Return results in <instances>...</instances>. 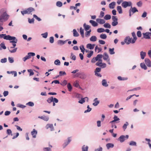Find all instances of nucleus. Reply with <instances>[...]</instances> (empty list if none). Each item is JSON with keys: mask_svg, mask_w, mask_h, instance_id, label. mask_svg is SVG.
I'll list each match as a JSON object with an SVG mask.
<instances>
[{"mask_svg": "<svg viewBox=\"0 0 151 151\" xmlns=\"http://www.w3.org/2000/svg\"><path fill=\"white\" fill-rule=\"evenodd\" d=\"M0 12L2 14L0 17V21L3 22L6 21L8 19L9 16L6 13V11L4 9H1L0 11Z\"/></svg>", "mask_w": 151, "mask_h": 151, "instance_id": "nucleus-1", "label": "nucleus"}, {"mask_svg": "<svg viewBox=\"0 0 151 151\" xmlns=\"http://www.w3.org/2000/svg\"><path fill=\"white\" fill-rule=\"evenodd\" d=\"M47 101L48 103L50 104L53 102V106H54L55 104V103H57L58 102V100L56 98H54L53 97H51L47 99Z\"/></svg>", "mask_w": 151, "mask_h": 151, "instance_id": "nucleus-2", "label": "nucleus"}, {"mask_svg": "<svg viewBox=\"0 0 151 151\" xmlns=\"http://www.w3.org/2000/svg\"><path fill=\"white\" fill-rule=\"evenodd\" d=\"M103 55L101 54H98L96 57L93 58L91 60V62L92 63H95L97 61L102 60Z\"/></svg>", "mask_w": 151, "mask_h": 151, "instance_id": "nucleus-3", "label": "nucleus"}, {"mask_svg": "<svg viewBox=\"0 0 151 151\" xmlns=\"http://www.w3.org/2000/svg\"><path fill=\"white\" fill-rule=\"evenodd\" d=\"M79 77L83 79H85L86 77V75L84 73H77L74 77Z\"/></svg>", "mask_w": 151, "mask_h": 151, "instance_id": "nucleus-4", "label": "nucleus"}, {"mask_svg": "<svg viewBox=\"0 0 151 151\" xmlns=\"http://www.w3.org/2000/svg\"><path fill=\"white\" fill-rule=\"evenodd\" d=\"M132 38H130L129 37H127L124 39V41L125 43L128 45L131 43L133 44L135 42H132Z\"/></svg>", "mask_w": 151, "mask_h": 151, "instance_id": "nucleus-5", "label": "nucleus"}, {"mask_svg": "<svg viewBox=\"0 0 151 151\" xmlns=\"http://www.w3.org/2000/svg\"><path fill=\"white\" fill-rule=\"evenodd\" d=\"M102 60L98 61V62L96 64V65L98 66L101 67L102 68H105L106 67V64L105 63H102Z\"/></svg>", "mask_w": 151, "mask_h": 151, "instance_id": "nucleus-6", "label": "nucleus"}, {"mask_svg": "<svg viewBox=\"0 0 151 151\" xmlns=\"http://www.w3.org/2000/svg\"><path fill=\"white\" fill-rule=\"evenodd\" d=\"M102 60L98 61V62L96 64V65L98 66L101 67L102 68H105L106 67V64L105 63H102Z\"/></svg>", "mask_w": 151, "mask_h": 151, "instance_id": "nucleus-7", "label": "nucleus"}, {"mask_svg": "<svg viewBox=\"0 0 151 151\" xmlns=\"http://www.w3.org/2000/svg\"><path fill=\"white\" fill-rule=\"evenodd\" d=\"M132 5V3L131 2H127L124 1L123 2L122 4V6L124 8H126L128 6H130Z\"/></svg>", "mask_w": 151, "mask_h": 151, "instance_id": "nucleus-8", "label": "nucleus"}, {"mask_svg": "<svg viewBox=\"0 0 151 151\" xmlns=\"http://www.w3.org/2000/svg\"><path fill=\"white\" fill-rule=\"evenodd\" d=\"M128 137L129 136L128 135H126V136L122 135L119 137V139L120 142H124L125 139H128Z\"/></svg>", "mask_w": 151, "mask_h": 151, "instance_id": "nucleus-9", "label": "nucleus"}, {"mask_svg": "<svg viewBox=\"0 0 151 151\" xmlns=\"http://www.w3.org/2000/svg\"><path fill=\"white\" fill-rule=\"evenodd\" d=\"M5 36L4 37V39L6 40H15L16 39V37H12L9 35H6L5 34Z\"/></svg>", "mask_w": 151, "mask_h": 151, "instance_id": "nucleus-10", "label": "nucleus"}, {"mask_svg": "<svg viewBox=\"0 0 151 151\" xmlns=\"http://www.w3.org/2000/svg\"><path fill=\"white\" fill-rule=\"evenodd\" d=\"M143 37L146 39H150L151 36V33L146 32L143 33Z\"/></svg>", "mask_w": 151, "mask_h": 151, "instance_id": "nucleus-11", "label": "nucleus"}, {"mask_svg": "<svg viewBox=\"0 0 151 151\" xmlns=\"http://www.w3.org/2000/svg\"><path fill=\"white\" fill-rule=\"evenodd\" d=\"M145 62L147 66L149 67H151V61L149 59L145 58Z\"/></svg>", "mask_w": 151, "mask_h": 151, "instance_id": "nucleus-12", "label": "nucleus"}, {"mask_svg": "<svg viewBox=\"0 0 151 151\" xmlns=\"http://www.w3.org/2000/svg\"><path fill=\"white\" fill-rule=\"evenodd\" d=\"M95 46V44H88L87 45L86 47L87 48L89 49L90 50H92L94 48Z\"/></svg>", "mask_w": 151, "mask_h": 151, "instance_id": "nucleus-13", "label": "nucleus"}, {"mask_svg": "<svg viewBox=\"0 0 151 151\" xmlns=\"http://www.w3.org/2000/svg\"><path fill=\"white\" fill-rule=\"evenodd\" d=\"M46 128L48 129L49 128L50 129V130L52 131L54 130V127L53 124H47L46 126Z\"/></svg>", "mask_w": 151, "mask_h": 151, "instance_id": "nucleus-14", "label": "nucleus"}, {"mask_svg": "<svg viewBox=\"0 0 151 151\" xmlns=\"http://www.w3.org/2000/svg\"><path fill=\"white\" fill-rule=\"evenodd\" d=\"M38 118L41 119H42L45 121H47L49 119V118L48 116H39Z\"/></svg>", "mask_w": 151, "mask_h": 151, "instance_id": "nucleus-15", "label": "nucleus"}, {"mask_svg": "<svg viewBox=\"0 0 151 151\" xmlns=\"http://www.w3.org/2000/svg\"><path fill=\"white\" fill-rule=\"evenodd\" d=\"M96 21L99 24H102L105 23V20L103 19L98 18L96 20Z\"/></svg>", "mask_w": 151, "mask_h": 151, "instance_id": "nucleus-16", "label": "nucleus"}, {"mask_svg": "<svg viewBox=\"0 0 151 151\" xmlns=\"http://www.w3.org/2000/svg\"><path fill=\"white\" fill-rule=\"evenodd\" d=\"M31 134L32 136L33 137L35 138L36 137V135L37 134V131L35 129L33 130L31 132Z\"/></svg>", "mask_w": 151, "mask_h": 151, "instance_id": "nucleus-17", "label": "nucleus"}, {"mask_svg": "<svg viewBox=\"0 0 151 151\" xmlns=\"http://www.w3.org/2000/svg\"><path fill=\"white\" fill-rule=\"evenodd\" d=\"M89 22L91 24V25L93 27H96L98 25V24L95 21L93 20L89 21Z\"/></svg>", "mask_w": 151, "mask_h": 151, "instance_id": "nucleus-18", "label": "nucleus"}, {"mask_svg": "<svg viewBox=\"0 0 151 151\" xmlns=\"http://www.w3.org/2000/svg\"><path fill=\"white\" fill-rule=\"evenodd\" d=\"M87 99V101H88V99L87 97H85L84 98H82L81 99L78 101V103L81 104H83L85 102V99Z\"/></svg>", "mask_w": 151, "mask_h": 151, "instance_id": "nucleus-19", "label": "nucleus"}, {"mask_svg": "<svg viewBox=\"0 0 151 151\" xmlns=\"http://www.w3.org/2000/svg\"><path fill=\"white\" fill-rule=\"evenodd\" d=\"M132 35L133 37V39H132V42H135L137 40V37L135 33L134 32L132 33Z\"/></svg>", "mask_w": 151, "mask_h": 151, "instance_id": "nucleus-20", "label": "nucleus"}, {"mask_svg": "<svg viewBox=\"0 0 151 151\" xmlns=\"http://www.w3.org/2000/svg\"><path fill=\"white\" fill-rule=\"evenodd\" d=\"M97 99H98L97 98H96L95 99L93 100L94 102L93 104V105L94 106H97L99 103V101L97 100Z\"/></svg>", "mask_w": 151, "mask_h": 151, "instance_id": "nucleus-21", "label": "nucleus"}, {"mask_svg": "<svg viewBox=\"0 0 151 151\" xmlns=\"http://www.w3.org/2000/svg\"><path fill=\"white\" fill-rule=\"evenodd\" d=\"M140 55L141 59H143L146 55V53L142 51L140 52Z\"/></svg>", "mask_w": 151, "mask_h": 151, "instance_id": "nucleus-22", "label": "nucleus"}, {"mask_svg": "<svg viewBox=\"0 0 151 151\" xmlns=\"http://www.w3.org/2000/svg\"><path fill=\"white\" fill-rule=\"evenodd\" d=\"M29 14H30L32 12L34 11L35 9L32 7H30L26 9Z\"/></svg>", "mask_w": 151, "mask_h": 151, "instance_id": "nucleus-23", "label": "nucleus"}, {"mask_svg": "<svg viewBox=\"0 0 151 151\" xmlns=\"http://www.w3.org/2000/svg\"><path fill=\"white\" fill-rule=\"evenodd\" d=\"M103 57L104 60H107L109 58V56L106 52L104 53Z\"/></svg>", "mask_w": 151, "mask_h": 151, "instance_id": "nucleus-24", "label": "nucleus"}, {"mask_svg": "<svg viewBox=\"0 0 151 151\" xmlns=\"http://www.w3.org/2000/svg\"><path fill=\"white\" fill-rule=\"evenodd\" d=\"M115 5V2H113L109 4V7L110 8L113 9L114 8Z\"/></svg>", "mask_w": 151, "mask_h": 151, "instance_id": "nucleus-25", "label": "nucleus"}, {"mask_svg": "<svg viewBox=\"0 0 151 151\" xmlns=\"http://www.w3.org/2000/svg\"><path fill=\"white\" fill-rule=\"evenodd\" d=\"M95 52H97L98 53L101 51L102 49L101 48L99 47L97 45L95 47Z\"/></svg>", "mask_w": 151, "mask_h": 151, "instance_id": "nucleus-26", "label": "nucleus"}, {"mask_svg": "<svg viewBox=\"0 0 151 151\" xmlns=\"http://www.w3.org/2000/svg\"><path fill=\"white\" fill-rule=\"evenodd\" d=\"M114 120H112V121L110 122V123H112L113 122H116L117 121H119V119L118 118L117 116L116 115L114 116Z\"/></svg>", "mask_w": 151, "mask_h": 151, "instance_id": "nucleus-27", "label": "nucleus"}, {"mask_svg": "<svg viewBox=\"0 0 151 151\" xmlns=\"http://www.w3.org/2000/svg\"><path fill=\"white\" fill-rule=\"evenodd\" d=\"M117 9L119 14H122V9L121 6H117Z\"/></svg>", "mask_w": 151, "mask_h": 151, "instance_id": "nucleus-28", "label": "nucleus"}, {"mask_svg": "<svg viewBox=\"0 0 151 151\" xmlns=\"http://www.w3.org/2000/svg\"><path fill=\"white\" fill-rule=\"evenodd\" d=\"M73 35L74 37H78L79 36V34L77 32L76 30L75 29H73Z\"/></svg>", "mask_w": 151, "mask_h": 151, "instance_id": "nucleus-29", "label": "nucleus"}, {"mask_svg": "<svg viewBox=\"0 0 151 151\" xmlns=\"http://www.w3.org/2000/svg\"><path fill=\"white\" fill-rule=\"evenodd\" d=\"M68 40H66L65 41H63L62 40H59L58 41V45H62L65 44L66 41Z\"/></svg>", "mask_w": 151, "mask_h": 151, "instance_id": "nucleus-30", "label": "nucleus"}, {"mask_svg": "<svg viewBox=\"0 0 151 151\" xmlns=\"http://www.w3.org/2000/svg\"><path fill=\"white\" fill-rule=\"evenodd\" d=\"M80 32L82 36V37L83 38L84 37V30L83 29L82 27H81L80 28Z\"/></svg>", "mask_w": 151, "mask_h": 151, "instance_id": "nucleus-31", "label": "nucleus"}, {"mask_svg": "<svg viewBox=\"0 0 151 151\" xmlns=\"http://www.w3.org/2000/svg\"><path fill=\"white\" fill-rule=\"evenodd\" d=\"M83 27L84 28L86 31H87L91 27L90 26L88 25H86V23H84L83 24Z\"/></svg>", "mask_w": 151, "mask_h": 151, "instance_id": "nucleus-32", "label": "nucleus"}, {"mask_svg": "<svg viewBox=\"0 0 151 151\" xmlns=\"http://www.w3.org/2000/svg\"><path fill=\"white\" fill-rule=\"evenodd\" d=\"M17 40H16V41H10V42L11 43H12V45L13 46V47H11L10 48H14L16 46V43H17Z\"/></svg>", "mask_w": 151, "mask_h": 151, "instance_id": "nucleus-33", "label": "nucleus"}, {"mask_svg": "<svg viewBox=\"0 0 151 151\" xmlns=\"http://www.w3.org/2000/svg\"><path fill=\"white\" fill-rule=\"evenodd\" d=\"M102 85L103 86L105 87H107L108 86V85L107 84V82L105 79H104L102 80Z\"/></svg>", "mask_w": 151, "mask_h": 151, "instance_id": "nucleus-34", "label": "nucleus"}, {"mask_svg": "<svg viewBox=\"0 0 151 151\" xmlns=\"http://www.w3.org/2000/svg\"><path fill=\"white\" fill-rule=\"evenodd\" d=\"M140 66L144 70H146L147 69V66L144 63H141L140 65Z\"/></svg>", "mask_w": 151, "mask_h": 151, "instance_id": "nucleus-35", "label": "nucleus"}, {"mask_svg": "<svg viewBox=\"0 0 151 151\" xmlns=\"http://www.w3.org/2000/svg\"><path fill=\"white\" fill-rule=\"evenodd\" d=\"M90 40L91 41L94 42L96 40L97 38L95 36H92L90 38Z\"/></svg>", "mask_w": 151, "mask_h": 151, "instance_id": "nucleus-36", "label": "nucleus"}, {"mask_svg": "<svg viewBox=\"0 0 151 151\" xmlns=\"http://www.w3.org/2000/svg\"><path fill=\"white\" fill-rule=\"evenodd\" d=\"M114 146V145L111 143H108L106 145V146L108 149H109L110 147H113Z\"/></svg>", "mask_w": 151, "mask_h": 151, "instance_id": "nucleus-37", "label": "nucleus"}, {"mask_svg": "<svg viewBox=\"0 0 151 151\" xmlns=\"http://www.w3.org/2000/svg\"><path fill=\"white\" fill-rule=\"evenodd\" d=\"M88 147L85 145H83L82 147V151H88Z\"/></svg>", "mask_w": 151, "mask_h": 151, "instance_id": "nucleus-38", "label": "nucleus"}, {"mask_svg": "<svg viewBox=\"0 0 151 151\" xmlns=\"http://www.w3.org/2000/svg\"><path fill=\"white\" fill-rule=\"evenodd\" d=\"M100 37L102 39H105L107 37L106 35L105 34H101L100 35Z\"/></svg>", "mask_w": 151, "mask_h": 151, "instance_id": "nucleus-39", "label": "nucleus"}, {"mask_svg": "<svg viewBox=\"0 0 151 151\" xmlns=\"http://www.w3.org/2000/svg\"><path fill=\"white\" fill-rule=\"evenodd\" d=\"M68 142H65L64 144L65 145V146L64 147L65 148L71 141V139L70 137H69L68 138Z\"/></svg>", "mask_w": 151, "mask_h": 151, "instance_id": "nucleus-40", "label": "nucleus"}, {"mask_svg": "<svg viewBox=\"0 0 151 151\" xmlns=\"http://www.w3.org/2000/svg\"><path fill=\"white\" fill-rule=\"evenodd\" d=\"M97 31L98 32L101 33L105 31V29L103 28H99L97 29Z\"/></svg>", "mask_w": 151, "mask_h": 151, "instance_id": "nucleus-41", "label": "nucleus"}, {"mask_svg": "<svg viewBox=\"0 0 151 151\" xmlns=\"http://www.w3.org/2000/svg\"><path fill=\"white\" fill-rule=\"evenodd\" d=\"M111 16L109 14L106 15L104 17V19L106 20L110 19L111 18Z\"/></svg>", "mask_w": 151, "mask_h": 151, "instance_id": "nucleus-42", "label": "nucleus"}, {"mask_svg": "<svg viewBox=\"0 0 151 151\" xmlns=\"http://www.w3.org/2000/svg\"><path fill=\"white\" fill-rule=\"evenodd\" d=\"M129 124L127 122H126V123L124 124L123 126V128L124 130V131L126 129L127 126Z\"/></svg>", "mask_w": 151, "mask_h": 151, "instance_id": "nucleus-43", "label": "nucleus"}, {"mask_svg": "<svg viewBox=\"0 0 151 151\" xmlns=\"http://www.w3.org/2000/svg\"><path fill=\"white\" fill-rule=\"evenodd\" d=\"M27 55L30 58L31 56H35V54L34 52H29L27 54Z\"/></svg>", "mask_w": 151, "mask_h": 151, "instance_id": "nucleus-44", "label": "nucleus"}, {"mask_svg": "<svg viewBox=\"0 0 151 151\" xmlns=\"http://www.w3.org/2000/svg\"><path fill=\"white\" fill-rule=\"evenodd\" d=\"M93 51H90V53L87 54V57L89 58H90L91 56L93 55Z\"/></svg>", "mask_w": 151, "mask_h": 151, "instance_id": "nucleus-45", "label": "nucleus"}, {"mask_svg": "<svg viewBox=\"0 0 151 151\" xmlns=\"http://www.w3.org/2000/svg\"><path fill=\"white\" fill-rule=\"evenodd\" d=\"M67 86L69 91H70L72 88V87L70 83H69L68 84Z\"/></svg>", "mask_w": 151, "mask_h": 151, "instance_id": "nucleus-46", "label": "nucleus"}, {"mask_svg": "<svg viewBox=\"0 0 151 151\" xmlns=\"http://www.w3.org/2000/svg\"><path fill=\"white\" fill-rule=\"evenodd\" d=\"M132 10L131 9V11L133 13H134L136 12H138V10L136 8L134 7L133 8L131 7Z\"/></svg>", "mask_w": 151, "mask_h": 151, "instance_id": "nucleus-47", "label": "nucleus"}, {"mask_svg": "<svg viewBox=\"0 0 151 151\" xmlns=\"http://www.w3.org/2000/svg\"><path fill=\"white\" fill-rule=\"evenodd\" d=\"M118 79L120 81H124L125 80H127V78H122L120 76H119L118 77Z\"/></svg>", "mask_w": 151, "mask_h": 151, "instance_id": "nucleus-48", "label": "nucleus"}, {"mask_svg": "<svg viewBox=\"0 0 151 151\" xmlns=\"http://www.w3.org/2000/svg\"><path fill=\"white\" fill-rule=\"evenodd\" d=\"M104 27L105 28H110L111 27L110 25L108 23L105 24L104 25Z\"/></svg>", "mask_w": 151, "mask_h": 151, "instance_id": "nucleus-49", "label": "nucleus"}, {"mask_svg": "<svg viewBox=\"0 0 151 151\" xmlns=\"http://www.w3.org/2000/svg\"><path fill=\"white\" fill-rule=\"evenodd\" d=\"M70 58L73 60H76V56L73 55V53H71Z\"/></svg>", "mask_w": 151, "mask_h": 151, "instance_id": "nucleus-50", "label": "nucleus"}, {"mask_svg": "<svg viewBox=\"0 0 151 151\" xmlns=\"http://www.w3.org/2000/svg\"><path fill=\"white\" fill-rule=\"evenodd\" d=\"M62 3L60 1H58L56 3V5L58 7H60L62 6Z\"/></svg>", "mask_w": 151, "mask_h": 151, "instance_id": "nucleus-51", "label": "nucleus"}, {"mask_svg": "<svg viewBox=\"0 0 151 151\" xmlns=\"http://www.w3.org/2000/svg\"><path fill=\"white\" fill-rule=\"evenodd\" d=\"M54 63L56 65H60V62L59 60L57 59L55 61Z\"/></svg>", "mask_w": 151, "mask_h": 151, "instance_id": "nucleus-52", "label": "nucleus"}, {"mask_svg": "<svg viewBox=\"0 0 151 151\" xmlns=\"http://www.w3.org/2000/svg\"><path fill=\"white\" fill-rule=\"evenodd\" d=\"M26 105H28L30 106H34V104L33 102L29 101L28 103H27Z\"/></svg>", "mask_w": 151, "mask_h": 151, "instance_id": "nucleus-53", "label": "nucleus"}, {"mask_svg": "<svg viewBox=\"0 0 151 151\" xmlns=\"http://www.w3.org/2000/svg\"><path fill=\"white\" fill-rule=\"evenodd\" d=\"M114 48H112V49L110 48L109 49V52L111 54H114L115 53V52L114 51Z\"/></svg>", "mask_w": 151, "mask_h": 151, "instance_id": "nucleus-54", "label": "nucleus"}, {"mask_svg": "<svg viewBox=\"0 0 151 151\" xmlns=\"http://www.w3.org/2000/svg\"><path fill=\"white\" fill-rule=\"evenodd\" d=\"M67 82L66 80H64L62 82L60 83V84L63 86H65L67 84Z\"/></svg>", "mask_w": 151, "mask_h": 151, "instance_id": "nucleus-55", "label": "nucleus"}, {"mask_svg": "<svg viewBox=\"0 0 151 151\" xmlns=\"http://www.w3.org/2000/svg\"><path fill=\"white\" fill-rule=\"evenodd\" d=\"M73 85L74 86L78 87L79 86V84L78 83V81H76L73 83Z\"/></svg>", "mask_w": 151, "mask_h": 151, "instance_id": "nucleus-56", "label": "nucleus"}, {"mask_svg": "<svg viewBox=\"0 0 151 151\" xmlns=\"http://www.w3.org/2000/svg\"><path fill=\"white\" fill-rule=\"evenodd\" d=\"M28 72L30 73L29 76H31L34 74V73L33 72L32 69H29L27 70Z\"/></svg>", "mask_w": 151, "mask_h": 151, "instance_id": "nucleus-57", "label": "nucleus"}, {"mask_svg": "<svg viewBox=\"0 0 151 151\" xmlns=\"http://www.w3.org/2000/svg\"><path fill=\"white\" fill-rule=\"evenodd\" d=\"M21 13L23 15H24L25 14H29L27 9L26 10L21 11Z\"/></svg>", "mask_w": 151, "mask_h": 151, "instance_id": "nucleus-58", "label": "nucleus"}, {"mask_svg": "<svg viewBox=\"0 0 151 151\" xmlns=\"http://www.w3.org/2000/svg\"><path fill=\"white\" fill-rule=\"evenodd\" d=\"M0 46L1 48H3L4 49H5L6 48V47L4 43H1L0 44Z\"/></svg>", "mask_w": 151, "mask_h": 151, "instance_id": "nucleus-59", "label": "nucleus"}, {"mask_svg": "<svg viewBox=\"0 0 151 151\" xmlns=\"http://www.w3.org/2000/svg\"><path fill=\"white\" fill-rule=\"evenodd\" d=\"M44 151H51V149L49 147H45L43 149Z\"/></svg>", "mask_w": 151, "mask_h": 151, "instance_id": "nucleus-60", "label": "nucleus"}, {"mask_svg": "<svg viewBox=\"0 0 151 151\" xmlns=\"http://www.w3.org/2000/svg\"><path fill=\"white\" fill-rule=\"evenodd\" d=\"M129 145L132 146H136V143L135 142L131 141Z\"/></svg>", "mask_w": 151, "mask_h": 151, "instance_id": "nucleus-61", "label": "nucleus"}, {"mask_svg": "<svg viewBox=\"0 0 151 151\" xmlns=\"http://www.w3.org/2000/svg\"><path fill=\"white\" fill-rule=\"evenodd\" d=\"M33 16L36 19H37L38 21H40L41 20V19L39 17H38L35 14H34L33 15Z\"/></svg>", "mask_w": 151, "mask_h": 151, "instance_id": "nucleus-62", "label": "nucleus"}, {"mask_svg": "<svg viewBox=\"0 0 151 151\" xmlns=\"http://www.w3.org/2000/svg\"><path fill=\"white\" fill-rule=\"evenodd\" d=\"M118 24L117 21H113L112 23V25L113 26H115L116 25Z\"/></svg>", "mask_w": 151, "mask_h": 151, "instance_id": "nucleus-63", "label": "nucleus"}, {"mask_svg": "<svg viewBox=\"0 0 151 151\" xmlns=\"http://www.w3.org/2000/svg\"><path fill=\"white\" fill-rule=\"evenodd\" d=\"M7 62V59L6 58H4L2 59L1 60V63H5Z\"/></svg>", "mask_w": 151, "mask_h": 151, "instance_id": "nucleus-64", "label": "nucleus"}]
</instances>
